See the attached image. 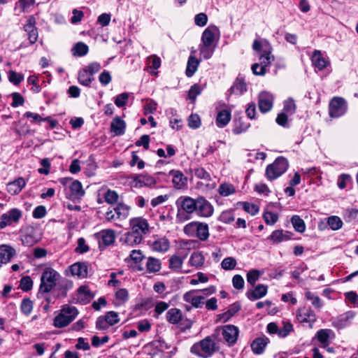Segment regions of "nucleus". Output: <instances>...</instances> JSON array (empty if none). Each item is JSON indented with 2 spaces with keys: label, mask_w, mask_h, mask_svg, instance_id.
Listing matches in <instances>:
<instances>
[{
  "label": "nucleus",
  "mask_w": 358,
  "mask_h": 358,
  "mask_svg": "<svg viewBox=\"0 0 358 358\" xmlns=\"http://www.w3.org/2000/svg\"><path fill=\"white\" fill-rule=\"evenodd\" d=\"M236 265V259L233 257L224 258L221 263L222 268L224 270H231L234 268Z\"/></svg>",
  "instance_id": "obj_58"
},
{
  "label": "nucleus",
  "mask_w": 358,
  "mask_h": 358,
  "mask_svg": "<svg viewBox=\"0 0 358 358\" xmlns=\"http://www.w3.org/2000/svg\"><path fill=\"white\" fill-rule=\"evenodd\" d=\"M130 226L131 231L138 235L143 236L148 231V223L143 217H135L130 220Z\"/></svg>",
  "instance_id": "obj_16"
},
{
  "label": "nucleus",
  "mask_w": 358,
  "mask_h": 358,
  "mask_svg": "<svg viewBox=\"0 0 358 358\" xmlns=\"http://www.w3.org/2000/svg\"><path fill=\"white\" fill-rule=\"evenodd\" d=\"M239 331L237 327L228 324L222 329V335L224 341L229 345H234L238 339Z\"/></svg>",
  "instance_id": "obj_14"
},
{
  "label": "nucleus",
  "mask_w": 358,
  "mask_h": 358,
  "mask_svg": "<svg viewBox=\"0 0 358 358\" xmlns=\"http://www.w3.org/2000/svg\"><path fill=\"white\" fill-rule=\"evenodd\" d=\"M311 61L313 66L319 71L323 70L329 64V62L322 57L320 50H315L311 57Z\"/></svg>",
  "instance_id": "obj_23"
},
{
  "label": "nucleus",
  "mask_w": 358,
  "mask_h": 358,
  "mask_svg": "<svg viewBox=\"0 0 358 358\" xmlns=\"http://www.w3.org/2000/svg\"><path fill=\"white\" fill-rule=\"evenodd\" d=\"M177 208L176 219L180 222L190 220L195 213L196 199L189 196H181L176 201Z\"/></svg>",
  "instance_id": "obj_1"
},
{
  "label": "nucleus",
  "mask_w": 358,
  "mask_h": 358,
  "mask_svg": "<svg viewBox=\"0 0 358 358\" xmlns=\"http://www.w3.org/2000/svg\"><path fill=\"white\" fill-rule=\"evenodd\" d=\"M184 233L189 237L204 241L209 237V227L206 223L193 221L184 227Z\"/></svg>",
  "instance_id": "obj_4"
},
{
  "label": "nucleus",
  "mask_w": 358,
  "mask_h": 358,
  "mask_svg": "<svg viewBox=\"0 0 358 358\" xmlns=\"http://www.w3.org/2000/svg\"><path fill=\"white\" fill-rule=\"evenodd\" d=\"M289 163L287 159L279 157L272 164L267 166L265 171L266 177L269 180H275L286 172Z\"/></svg>",
  "instance_id": "obj_6"
},
{
  "label": "nucleus",
  "mask_w": 358,
  "mask_h": 358,
  "mask_svg": "<svg viewBox=\"0 0 358 358\" xmlns=\"http://www.w3.org/2000/svg\"><path fill=\"white\" fill-rule=\"evenodd\" d=\"M205 258L201 252H194L189 259V265L196 267L201 268L204 264Z\"/></svg>",
  "instance_id": "obj_36"
},
{
  "label": "nucleus",
  "mask_w": 358,
  "mask_h": 358,
  "mask_svg": "<svg viewBox=\"0 0 358 358\" xmlns=\"http://www.w3.org/2000/svg\"><path fill=\"white\" fill-rule=\"evenodd\" d=\"M35 3V0H17L15 10H20V13L28 12L31 6Z\"/></svg>",
  "instance_id": "obj_44"
},
{
  "label": "nucleus",
  "mask_w": 358,
  "mask_h": 358,
  "mask_svg": "<svg viewBox=\"0 0 358 358\" xmlns=\"http://www.w3.org/2000/svg\"><path fill=\"white\" fill-rule=\"evenodd\" d=\"M188 125L192 129H197L201 125L200 117L196 114H192L188 118Z\"/></svg>",
  "instance_id": "obj_60"
},
{
  "label": "nucleus",
  "mask_w": 358,
  "mask_h": 358,
  "mask_svg": "<svg viewBox=\"0 0 358 358\" xmlns=\"http://www.w3.org/2000/svg\"><path fill=\"white\" fill-rule=\"evenodd\" d=\"M195 213L199 217H210L213 215L214 208L213 205L203 196L196 198Z\"/></svg>",
  "instance_id": "obj_9"
},
{
  "label": "nucleus",
  "mask_w": 358,
  "mask_h": 358,
  "mask_svg": "<svg viewBox=\"0 0 358 358\" xmlns=\"http://www.w3.org/2000/svg\"><path fill=\"white\" fill-rule=\"evenodd\" d=\"M241 309V306L238 303H235L232 304L227 311L220 315V319L222 320L224 322L229 320L231 317H233L236 313H237Z\"/></svg>",
  "instance_id": "obj_41"
},
{
  "label": "nucleus",
  "mask_w": 358,
  "mask_h": 358,
  "mask_svg": "<svg viewBox=\"0 0 358 358\" xmlns=\"http://www.w3.org/2000/svg\"><path fill=\"white\" fill-rule=\"evenodd\" d=\"M274 97L268 92H262L258 96V106L262 113L270 111L273 107Z\"/></svg>",
  "instance_id": "obj_12"
},
{
  "label": "nucleus",
  "mask_w": 358,
  "mask_h": 358,
  "mask_svg": "<svg viewBox=\"0 0 358 358\" xmlns=\"http://www.w3.org/2000/svg\"><path fill=\"white\" fill-rule=\"evenodd\" d=\"M143 240L141 235H138L130 231L125 234L123 238L124 243L127 245L134 246L139 244Z\"/></svg>",
  "instance_id": "obj_34"
},
{
  "label": "nucleus",
  "mask_w": 358,
  "mask_h": 358,
  "mask_svg": "<svg viewBox=\"0 0 358 358\" xmlns=\"http://www.w3.org/2000/svg\"><path fill=\"white\" fill-rule=\"evenodd\" d=\"M262 273L258 270H251L247 274V281L251 285H254L255 282L258 280L261 275Z\"/></svg>",
  "instance_id": "obj_55"
},
{
  "label": "nucleus",
  "mask_w": 358,
  "mask_h": 358,
  "mask_svg": "<svg viewBox=\"0 0 358 358\" xmlns=\"http://www.w3.org/2000/svg\"><path fill=\"white\" fill-rule=\"evenodd\" d=\"M33 286V281L29 276L22 277L20 280V287L23 291H29Z\"/></svg>",
  "instance_id": "obj_57"
},
{
  "label": "nucleus",
  "mask_w": 358,
  "mask_h": 358,
  "mask_svg": "<svg viewBox=\"0 0 358 358\" xmlns=\"http://www.w3.org/2000/svg\"><path fill=\"white\" fill-rule=\"evenodd\" d=\"M22 217V211L17 208H13L1 216L0 228L4 229L12 223H17Z\"/></svg>",
  "instance_id": "obj_11"
},
{
  "label": "nucleus",
  "mask_w": 358,
  "mask_h": 358,
  "mask_svg": "<svg viewBox=\"0 0 358 358\" xmlns=\"http://www.w3.org/2000/svg\"><path fill=\"white\" fill-rule=\"evenodd\" d=\"M40 238L37 236L36 231L33 228L26 229L24 234L21 238L22 245L27 247H31L37 243Z\"/></svg>",
  "instance_id": "obj_19"
},
{
  "label": "nucleus",
  "mask_w": 358,
  "mask_h": 358,
  "mask_svg": "<svg viewBox=\"0 0 358 358\" xmlns=\"http://www.w3.org/2000/svg\"><path fill=\"white\" fill-rule=\"evenodd\" d=\"M129 94L127 92L122 93L117 95L115 99V105L120 108L126 105L128 101Z\"/></svg>",
  "instance_id": "obj_61"
},
{
  "label": "nucleus",
  "mask_w": 358,
  "mask_h": 358,
  "mask_svg": "<svg viewBox=\"0 0 358 358\" xmlns=\"http://www.w3.org/2000/svg\"><path fill=\"white\" fill-rule=\"evenodd\" d=\"M231 111L227 109L220 110L216 117V125L220 128H223L228 124L231 120Z\"/></svg>",
  "instance_id": "obj_32"
},
{
  "label": "nucleus",
  "mask_w": 358,
  "mask_h": 358,
  "mask_svg": "<svg viewBox=\"0 0 358 358\" xmlns=\"http://www.w3.org/2000/svg\"><path fill=\"white\" fill-rule=\"evenodd\" d=\"M230 91L232 94L241 95L247 91V87L242 80L236 79L234 84L230 88Z\"/></svg>",
  "instance_id": "obj_43"
},
{
  "label": "nucleus",
  "mask_w": 358,
  "mask_h": 358,
  "mask_svg": "<svg viewBox=\"0 0 358 358\" xmlns=\"http://www.w3.org/2000/svg\"><path fill=\"white\" fill-rule=\"evenodd\" d=\"M99 242V248L112 245L115 240V234L112 229L102 230L94 234Z\"/></svg>",
  "instance_id": "obj_13"
},
{
  "label": "nucleus",
  "mask_w": 358,
  "mask_h": 358,
  "mask_svg": "<svg viewBox=\"0 0 358 358\" xmlns=\"http://www.w3.org/2000/svg\"><path fill=\"white\" fill-rule=\"evenodd\" d=\"M348 110V104L346 101L342 98L334 97L329 106V113L330 117L337 118L343 116Z\"/></svg>",
  "instance_id": "obj_8"
},
{
  "label": "nucleus",
  "mask_w": 358,
  "mask_h": 358,
  "mask_svg": "<svg viewBox=\"0 0 358 358\" xmlns=\"http://www.w3.org/2000/svg\"><path fill=\"white\" fill-rule=\"evenodd\" d=\"M166 317L169 322L176 324L182 320V315L180 309L173 308L168 310Z\"/></svg>",
  "instance_id": "obj_35"
},
{
  "label": "nucleus",
  "mask_w": 358,
  "mask_h": 358,
  "mask_svg": "<svg viewBox=\"0 0 358 358\" xmlns=\"http://www.w3.org/2000/svg\"><path fill=\"white\" fill-rule=\"evenodd\" d=\"M218 29L215 26H209L203 32L201 43L207 45H215L214 43L215 35L218 33Z\"/></svg>",
  "instance_id": "obj_18"
},
{
  "label": "nucleus",
  "mask_w": 358,
  "mask_h": 358,
  "mask_svg": "<svg viewBox=\"0 0 358 358\" xmlns=\"http://www.w3.org/2000/svg\"><path fill=\"white\" fill-rule=\"evenodd\" d=\"M200 290L193 289L183 295V300L190 303L194 308H199L204 304V296L199 295Z\"/></svg>",
  "instance_id": "obj_15"
},
{
  "label": "nucleus",
  "mask_w": 358,
  "mask_h": 358,
  "mask_svg": "<svg viewBox=\"0 0 358 358\" xmlns=\"http://www.w3.org/2000/svg\"><path fill=\"white\" fill-rule=\"evenodd\" d=\"M169 241L166 238H158L152 244V249L155 251L164 252L169 250Z\"/></svg>",
  "instance_id": "obj_39"
},
{
  "label": "nucleus",
  "mask_w": 358,
  "mask_h": 358,
  "mask_svg": "<svg viewBox=\"0 0 358 358\" xmlns=\"http://www.w3.org/2000/svg\"><path fill=\"white\" fill-rule=\"evenodd\" d=\"M26 185V181L23 178H18L15 180L9 182L7 185V191L12 195L19 194Z\"/></svg>",
  "instance_id": "obj_27"
},
{
  "label": "nucleus",
  "mask_w": 358,
  "mask_h": 358,
  "mask_svg": "<svg viewBox=\"0 0 358 358\" xmlns=\"http://www.w3.org/2000/svg\"><path fill=\"white\" fill-rule=\"evenodd\" d=\"M200 54L201 57L204 59H210L215 51V45H207L203 43H200L199 46Z\"/></svg>",
  "instance_id": "obj_40"
},
{
  "label": "nucleus",
  "mask_w": 358,
  "mask_h": 358,
  "mask_svg": "<svg viewBox=\"0 0 358 358\" xmlns=\"http://www.w3.org/2000/svg\"><path fill=\"white\" fill-rule=\"evenodd\" d=\"M126 124L120 117H115L110 124V131L117 136L124 134Z\"/></svg>",
  "instance_id": "obj_30"
},
{
  "label": "nucleus",
  "mask_w": 358,
  "mask_h": 358,
  "mask_svg": "<svg viewBox=\"0 0 358 358\" xmlns=\"http://www.w3.org/2000/svg\"><path fill=\"white\" fill-rule=\"evenodd\" d=\"M267 293V287L264 285H258L253 290L247 292L248 298L251 301H255L262 298Z\"/></svg>",
  "instance_id": "obj_31"
},
{
  "label": "nucleus",
  "mask_w": 358,
  "mask_h": 358,
  "mask_svg": "<svg viewBox=\"0 0 358 358\" xmlns=\"http://www.w3.org/2000/svg\"><path fill=\"white\" fill-rule=\"evenodd\" d=\"M274 60L273 55H271V48L266 43L263 53L259 57V63H255L252 66V71L255 75L264 76L266 73V67L268 66L272 61Z\"/></svg>",
  "instance_id": "obj_7"
},
{
  "label": "nucleus",
  "mask_w": 358,
  "mask_h": 358,
  "mask_svg": "<svg viewBox=\"0 0 358 358\" xmlns=\"http://www.w3.org/2000/svg\"><path fill=\"white\" fill-rule=\"evenodd\" d=\"M327 224L334 230H338L343 226V222L338 216H331L327 219Z\"/></svg>",
  "instance_id": "obj_49"
},
{
  "label": "nucleus",
  "mask_w": 358,
  "mask_h": 358,
  "mask_svg": "<svg viewBox=\"0 0 358 358\" xmlns=\"http://www.w3.org/2000/svg\"><path fill=\"white\" fill-rule=\"evenodd\" d=\"M147 63L150 69L157 70L160 67L161 59L155 55H151L147 58Z\"/></svg>",
  "instance_id": "obj_53"
},
{
  "label": "nucleus",
  "mask_w": 358,
  "mask_h": 358,
  "mask_svg": "<svg viewBox=\"0 0 358 358\" xmlns=\"http://www.w3.org/2000/svg\"><path fill=\"white\" fill-rule=\"evenodd\" d=\"M134 185L136 187H141L143 186H152L155 185L156 180L151 176L147 174H139L134 177Z\"/></svg>",
  "instance_id": "obj_20"
},
{
  "label": "nucleus",
  "mask_w": 358,
  "mask_h": 358,
  "mask_svg": "<svg viewBox=\"0 0 358 358\" xmlns=\"http://www.w3.org/2000/svg\"><path fill=\"white\" fill-rule=\"evenodd\" d=\"M291 222L294 229L299 232L303 233L306 230V224L304 221L299 215H293L291 219Z\"/></svg>",
  "instance_id": "obj_46"
},
{
  "label": "nucleus",
  "mask_w": 358,
  "mask_h": 358,
  "mask_svg": "<svg viewBox=\"0 0 358 358\" xmlns=\"http://www.w3.org/2000/svg\"><path fill=\"white\" fill-rule=\"evenodd\" d=\"M268 343V339L266 337H260L255 339L251 344L252 352L256 355L262 354Z\"/></svg>",
  "instance_id": "obj_28"
},
{
  "label": "nucleus",
  "mask_w": 358,
  "mask_h": 358,
  "mask_svg": "<svg viewBox=\"0 0 358 358\" xmlns=\"http://www.w3.org/2000/svg\"><path fill=\"white\" fill-rule=\"evenodd\" d=\"M24 79L23 75L18 73L13 70L8 71V80L13 84L17 85Z\"/></svg>",
  "instance_id": "obj_52"
},
{
  "label": "nucleus",
  "mask_w": 358,
  "mask_h": 358,
  "mask_svg": "<svg viewBox=\"0 0 358 358\" xmlns=\"http://www.w3.org/2000/svg\"><path fill=\"white\" fill-rule=\"evenodd\" d=\"M146 268L149 273H156L161 269V262L158 259L150 257L147 258Z\"/></svg>",
  "instance_id": "obj_42"
},
{
  "label": "nucleus",
  "mask_w": 358,
  "mask_h": 358,
  "mask_svg": "<svg viewBox=\"0 0 358 358\" xmlns=\"http://www.w3.org/2000/svg\"><path fill=\"white\" fill-rule=\"evenodd\" d=\"M93 297L92 294L87 286L82 285L77 290V300L82 304L88 303Z\"/></svg>",
  "instance_id": "obj_29"
},
{
  "label": "nucleus",
  "mask_w": 358,
  "mask_h": 358,
  "mask_svg": "<svg viewBox=\"0 0 358 358\" xmlns=\"http://www.w3.org/2000/svg\"><path fill=\"white\" fill-rule=\"evenodd\" d=\"M274 243H278L289 238L288 231L284 232L282 230H275L268 237Z\"/></svg>",
  "instance_id": "obj_38"
},
{
  "label": "nucleus",
  "mask_w": 358,
  "mask_h": 358,
  "mask_svg": "<svg viewBox=\"0 0 358 358\" xmlns=\"http://www.w3.org/2000/svg\"><path fill=\"white\" fill-rule=\"evenodd\" d=\"M169 175L172 176V182L176 188L182 189L186 185L187 178L180 171L171 170Z\"/></svg>",
  "instance_id": "obj_24"
},
{
  "label": "nucleus",
  "mask_w": 358,
  "mask_h": 358,
  "mask_svg": "<svg viewBox=\"0 0 358 358\" xmlns=\"http://www.w3.org/2000/svg\"><path fill=\"white\" fill-rule=\"evenodd\" d=\"M218 220L223 223L230 224L234 220V217L231 211H224L220 214Z\"/></svg>",
  "instance_id": "obj_64"
},
{
  "label": "nucleus",
  "mask_w": 358,
  "mask_h": 358,
  "mask_svg": "<svg viewBox=\"0 0 358 358\" xmlns=\"http://www.w3.org/2000/svg\"><path fill=\"white\" fill-rule=\"evenodd\" d=\"M93 79L94 78L87 73V71L83 70L80 71L78 74V81L83 85L89 86Z\"/></svg>",
  "instance_id": "obj_51"
},
{
  "label": "nucleus",
  "mask_w": 358,
  "mask_h": 358,
  "mask_svg": "<svg viewBox=\"0 0 358 358\" xmlns=\"http://www.w3.org/2000/svg\"><path fill=\"white\" fill-rule=\"evenodd\" d=\"M218 192L222 196H228L235 192V187L231 184L223 183L220 185Z\"/></svg>",
  "instance_id": "obj_47"
},
{
  "label": "nucleus",
  "mask_w": 358,
  "mask_h": 358,
  "mask_svg": "<svg viewBox=\"0 0 358 358\" xmlns=\"http://www.w3.org/2000/svg\"><path fill=\"white\" fill-rule=\"evenodd\" d=\"M305 296L306 299L311 301L312 305L315 308H320L322 306V303L320 297L315 295L314 293L310 291H307L305 293Z\"/></svg>",
  "instance_id": "obj_50"
},
{
  "label": "nucleus",
  "mask_w": 358,
  "mask_h": 358,
  "mask_svg": "<svg viewBox=\"0 0 358 358\" xmlns=\"http://www.w3.org/2000/svg\"><path fill=\"white\" fill-rule=\"evenodd\" d=\"M69 189L71 191V197L72 198H80L85 194L83 185L78 180L73 181L69 185Z\"/></svg>",
  "instance_id": "obj_33"
},
{
  "label": "nucleus",
  "mask_w": 358,
  "mask_h": 358,
  "mask_svg": "<svg viewBox=\"0 0 358 358\" xmlns=\"http://www.w3.org/2000/svg\"><path fill=\"white\" fill-rule=\"evenodd\" d=\"M88 50V46L83 42L77 43L72 49L73 55L78 57H83L87 55Z\"/></svg>",
  "instance_id": "obj_45"
},
{
  "label": "nucleus",
  "mask_w": 358,
  "mask_h": 358,
  "mask_svg": "<svg viewBox=\"0 0 358 358\" xmlns=\"http://www.w3.org/2000/svg\"><path fill=\"white\" fill-rule=\"evenodd\" d=\"M183 264V259L179 256L173 255L169 259V268L172 270L179 271Z\"/></svg>",
  "instance_id": "obj_48"
},
{
  "label": "nucleus",
  "mask_w": 358,
  "mask_h": 358,
  "mask_svg": "<svg viewBox=\"0 0 358 358\" xmlns=\"http://www.w3.org/2000/svg\"><path fill=\"white\" fill-rule=\"evenodd\" d=\"M199 64V60L197 59L195 57L190 55L187 61L185 72L187 77H192L194 74L197 70Z\"/></svg>",
  "instance_id": "obj_37"
},
{
  "label": "nucleus",
  "mask_w": 358,
  "mask_h": 358,
  "mask_svg": "<svg viewBox=\"0 0 358 358\" xmlns=\"http://www.w3.org/2000/svg\"><path fill=\"white\" fill-rule=\"evenodd\" d=\"M105 318L108 325L113 326L119 322V316L116 312L110 311L105 315Z\"/></svg>",
  "instance_id": "obj_62"
},
{
  "label": "nucleus",
  "mask_w": 358,
  "mask_h": 358,
  "mask_svg": "<svg viewBox=\"0 0 358 358\" xmlns=\"http://www.w3.org/2000/svg\"><path fill=\"white\" fill-rule=\"evenodd\" d=\"M105 201L108 203H114L117 201L118 194L114 190L108 189L104 195Z\"/></svg>",
  "instance_id": "obj_63"
},
{
  "label": "nucleus",
  "mask_w": 358,
  "mask_h": 358,
  "mask_svg": "<svg viewBox=\"0 0 358 358\" xmlns=\"http://www.w3.org/2000/svg\"><path fill=\"white\" fill-rule=\"evenodd\" d=\"M16 254L15 250L8 245H0V265L10 261Z\"/></svg>",
  "instance_id": "obj_22"
},
{
  "label": "nucleus",
  "mask_w": 358,
  "mask_h": 358,
  "mask_svg": "<svg viewBox=\"0 0 358 358\" xmlns=\"http://www.w3.org/2000/svg\"><path fill=\"white\" fill-rule=\"evenodd\" d=\"M355 313L352 311H348L335 318L332 322V325L337 329H343L347 327L349 321L354 318Z\"/></svg>",
  "instance_id": "obj_17"
},
{
  "label": "nucleus",
  "mask_w": 358,
  "mask_h": 358,
  "mask_svg": "<svg viewBox=\"0 0 358 358\" xmlns=\"http://www.w3.org/2000/svg\"><path fill=\"white\" fill-rule=\"evenodd\" d=\"M70 271L73 276L85 278L87 276V266L83 262H77L72 264Z\"/></svg>",
  "instance_id": "obj_25"
},
{
  "label": "nucleus",
  "mask_w": 358,
  "mask_h": 358,
  "mask_svg": "<svg viewBox=\"0 0 358 358\" xmlns=\"http://www.w3.org/2000/svg\"><path fill=\"white\" fill-rule=\"evenodd\" d=\"M216 340L217 336L215 334L207 336L194 344L191 348V352L200 357H209L219 350Z\"/></svg>",
  "instance_id": "obj_2"
},
{
  "label": "nucleus",
  "mask_w": 358,
  "mask_h": 358,
  "mask_svg": "<svg viewBox=\"0 0 358 358\" xmlns=\"http://www.w3.org/2000/svg\"><path fill=\"white\" fill-rule=\"evenodd\" d=\"M201 91H202V87L198 84H194V85H192L191 87V88L189 90V92H188L189 99L192 101H195L196 96L201 94Z\"/></svg>",
  "instance_id": "obj_59"
},
{
  "label": "nucleus",
  "mask_w": 358,
  "mask_h": 358,
  "mask_svg": "<svg viewBox=\"0 0 358 358\" xmlns=\"http://www.w3.org/2000/svg\"><path fill=\"white\" fill-rule=\"evenodd\" d=\"M296 105L292 99H289L284 102L283 113L287 115H292L295 113Z\"/></svg>",
  "instance_id": "obj_54"
},
{
  "label": "nucleus",
  "mask_w": 358,
  "mask_h": 358,
  "mask_svg": "<svg viewBox=\"0 0 358 358\" xmlns=\"http://www.w3.org/2000/svg\"><path fill=\"white\" fill-rule=\"evenodd\" d=\"M78 314V311L76 307L66 305L55 317L53 325L57 328L65 327L75 320Z\"/></svg>",
  "instance_id": "obj_3"
},
{
  "label": "nucleus",
  "mask_w": 358,
  "mask_h": 358,
  "mask_svg": "<svg viewBox=\"0 0 358 358\" xmlns=\"http://www.w3.org/2000/svg\"><path fill=\"white\" fill-rule=\"evenodd\" d=\"M130 206L123 203H119L114 211L109 210L106 213V217L108 220H125L129 215Z\"/></svg>",
  "instance_id": "obj_10"
},
{
  "label": "nucleus",
  "mask_w": 358,
  "mask_h": 358,
  "mask_svg": "<svg viewBox=\"0 0 358 358\" xmlns=\"http://www.w3.org/2000/svg\"><path fill=\"white\" fill-rule=\"evenodd\" d=\"M296 318L300 322H314L315 321V314L309 308L303 307L300 308L296 313Z\"/></svg>",
  "instance_id": "obj_21"
},
{
  "label": "nucleus",
  "mask_w": 358,
  "mask_h": 358,
  "mask_svg": "<svg viewBox=\"0 0 358 358\" xmlns=\"http://www.w3.org/2000/svg\"><path fill=\"white\" fill-rule=\"evenodd\" d=\"M60 277L59 273L52 268H46L41 277L38 294L50 292L56 285Z\"/></svg>",
  "instance_id": "obj_5"
},
{
  "label": "nucleus",
  "mask_w": 358,
  "mask_h": 358,
  "mask_svg": "<svg viewBox=\"0 0 358 358\" xmlns=\"http://www.w3.org/2000/svg\"><path fill=\"white\" fill-rule=\"evenodd\" d=\"M33 309V303L29 299H24L21 303V310L26 315H29Z\"/></svg>",
  "instance_id": "obj_56"
},
{
  "label": "nucleus",
  "mask_w": 358,
  "mask_h": 358,
  "mask_svg": "<svg viewBox=\"0 0 358 358\" xmlns=\"http://www.w3.org/2000/svg\"><path fill=\"white\" fill-rule=\"evenodd\" d=\"M315 336L322 345L323 347H326L329 345V340L330 338H334L335 337V334L331 329H322L317 332Z\"/></svg>",
  "instance_id": "obj_26"
}]
</instances>
